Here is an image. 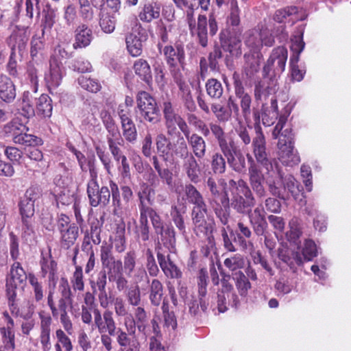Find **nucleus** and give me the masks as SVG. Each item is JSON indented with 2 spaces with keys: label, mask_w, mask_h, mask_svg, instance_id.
Returning a JSON list of instances; mask_svg holds the SVG:
<instances>
[{
  "label": "nucleus",
  "mask_w": 351,
  "mask_h": 351,
  "mask_svg": "<svg viewBox=\"0 0 351 351\" xmlns=\"http://www.w3.org/2000/svg\"><path fill=\"white\" fill-rule=\"evenodd\" d=\"M289 114L290 112L286 110L279 116L278 121L272 132V137L274 139L279 138L278 148L280 160L285 165L293 166L300 162V158L293 146L292 130L291 128L283 130Z\"/></svg>",
  "instance_id": "obj_1"
},
{
  "label": "nucleus",
  "mask_w": 351,
  "mask_h": 351,
  "mask_svg": "<svg viewBox=\"0 0 351 351\" xmlns=\"http://www.w3.org/2000/svg\"><path fill=\"white\" fill-rule=\"evenodd\" d=\"M288 57L286 47L279 46L274 48L263 67V76L272 82L285 71Z\"/></svg>",
  "instance_id": "obj_6"
},
{
  "label": "nucleus",
  "mask_w": 351,
  "mask_h": 351,
  "mask_svg": "<svg viewBox=\"0 0 351 351\" xmlns=\"http://www.w3.org/2000/svg\"><path fill=\"white\" fill-rule=\"evenodd\" d=\"M173 136L176 138V140L171 158L177 157L183 160L191 155V153L189 152L187 143L182 133L178 132L174 134Z\"/></svg>",
  "instance_id": "obj_39"
},
{
  "label": "nucleus",
  "mask_w": 351,
  "mask_h": 351,
  "mask_svg": "<svg viewBox=\"0 0 351 351\" xmlns=\"http://www.w3.org/2000/svg\"><path fill=\"white\" fill-rule=\"evenodd\" d=\"M16 97L13 82L6 75H0V98L5 102H12Z\"/></svg>",
  "instance_id": "obj_30"
},
{
  "label": "nucleus",
  "mask_w": 351,
  "mask_h": 351,
  "mask_svg": "<svg viewBox=\"0 0 351 351\" xmlns=\"http://www.w3.org/2000/svg\"><path fill=\"white\" fill-rule=\"evenodd\" d=\"M29 128L18 119H14L3 127V132L7 136L11 137L12 141L16 139L23 132H28Z\"/></svg>",
  "instance_id": "obj_41"
},
{
  "label": "nucleus",
  "mask_w": 351,
  "mask_h": 351,
  "mask_svg": "<svg viewBox=\"0 0 351 351\" xmlns=\"http://www.w3.org/2000/svg\"><path fill=\"white\" fill-rule=\"evenodd\" d=\"M51 102V99L47 95H41L36 101V111L37 114L43 118H49L53 110Z\"/></svg>",
  "instance_id": "obj_45"
},
{
  "label": "nucleus",
  "mask_w": 351,
  "mask_h": 351,
  "mask_svg": "<svg viewBox=\"0 0 351 351\" xmlns=\"http://www.w3.org/2000/svg\"><path fill=\"white\" fill-rule=\"evenodd\" d=\"M210 168L216 175L223 174L227 169L226 156L222 152H215L210 156Z\"/></svg>",
  "instance_id": "obj_43"
},
{
  "label": "nucleus",
  "mask_w": 351,
  "mask_h": 351,
  "mask_svg": "<svg viewBox=\"0 0 351 351\" xmlns=\"http://www.w3.org/2000/svg\"><path fill=\"white\" fill-rule=\"evenodd\" d=\"M128 121L121 123L122 134L127 142L134 144L137 140V130L132 119Z\"/></svg>",
  "instance_id": "obj_52"
},
{
  "label": "nucleus",
  "mask_w": 351,
  "mask_h": 351,
  "mask_svg": "<svg viewBox=\"0 0 351 351\" xmlns=\"http://www.w3.org/2000/svg\"><path fill=\"white\" fill-rule=\"evenodd\" d=\"M232 279L239 295L241 298H245L252 288V285L248 278L243 271L239 270L232 274Z\"/></svg>",
  "instance_id": "obj_38"
},
{
  "label": "nucleus",
  "mask_w": 351,
  "mask_h": 351,
  "mask_svg": "<svg viewBox=\"0 0 351 351\" xmlns=\"http://www.w3.org/2000/svg\"><path fill=\"white\" fill-rule=\"evenodd\" d=\"M224 265L230 271L241 269L245 266V259L243 255L236 254L224 260Z\"/></svg>",
  "instance_id": "obj_62"
},
{
  "label": "nucleus",
  "mask_w": 351,
  "mask_h": 351,
  "mask_svg": "<svg viewBox=\"0 0 351 351\" xmlns=\"http://www.w3.org/2000/svg\"><path fill=\"white\" fill-rule=\"evenodd\" d=\"M165 124L167 129V134L173 136L174 134L180 132L178 130V126L182 134L187 132L189 128L186 121L178 113L171 114L164 117Z\"/></svg>",
  "instance_id": "obj_25"
},
{
  "label": "nucleus",
  "mask_w": 351,
  "mask_h": 351,
  "mask_svg": "<svg viewBox=\"0 0 351 351\" xmlns=\"http://www.w3.org/2000/svg\"><path fill=\"white\" fill-rule=\"evenodd\" d=\"M232 193L231 206L239 213L245 215L255 205L256 200L247 183L243 179L228 181Z\"/></svg>",
  "instance_id": "obj_3"
},
{
  "label": "nucleus",
  "mask_w": 351,
  "mask_h": 351,
  "mask_svg": "<svg viewBox=\"0 0 351 351\" xmlns=\"http://www.w3.org/2000/svg\"><path fill=\"white\" fill-rule=\"evenodd\" d=\"M57 229L60 235L61 247L67 250L73 246L79 235L78 226L71 223L69 217L60 214L57 220Z\"/></svg>",
  "instance_id": "obj_9"
},
{
  "label": "nucleus",
  "mask_w": 351,
  "mask_h": 351,
  "mask_svg": "<svg viewBox=\"0 0 351 351\" xmlns=\"http://www.w3.org/2000/svg\"><path fill=\"white\" fill-rule=\"evenodd\" d=\"M125 297L132 306H138L141 302V290L138 285L131 286L127 291Z\"/></svg>",
  "instance_id": "obj_64"
},
{
  "label": "nucleus",
  "mask_w": 351,
  "mask_h": 351,
  "mask_svg": "<svg viewBox=\"0 0 351 351\" xmlns=\"http://www.w3.org/2000/svg\"><path fill=\"white\" fill-rule=\"evenodd\" d=\"M221 287L217 291V308L219 313L226 312L229 306L237 308L240 300L233 285L230 282V274L221 273Z\"/></svg>",
  "instance_id": "obj_5"
},
{
  "label": "nucleus",
  "mask_w": 351,
  "mask_h": 351,
  "mask_svg": "<svg viewBox=\"0 0 351 351\" xmlns=\"http://www.w3.org/2000/svg\"><path fill=\"white\" fill-rule=\"evenodd\" d=\"M137 109L142 118L152 123L159 121L155 99L149 93L140 91L136 95Z\"/></svg>",
  "instance_id": "obj_11"
},
{
  "label": "nucleus",
  "mask_w": 351,
  "mask_h": 351,
  "mask_svg": "<svg viewBox=\"0 0 351 351\" xmlns=\"http://www.w3.org/2000/svg\"><path fill=\"white\" fill-rule=\"evenodd\" d=\"M116 18L114 14L101 13L99 14V26L106 34H111L115 29Z\"/></svg>",
  "instance_id": "obj_55"
},
{
  "label": "nucleus",
  "mask_w": 351,
  "mask_h": 351,
  "mask_svg": "<svg viewBox=\"0 0 351 351\" xmlns=\"http://www.w3.org/2000/svg\"><path fill=\"white\" fill-rule=\"evenodd\" d=\"M0 334L5 349L13 351L16 348L14 327L1 326Z\"/></svg>",
  "instance_id": "obj_48"
},
{
  "label": "nucleus",
  "mask_w": 351,
  "mask_h": 351,
  "mask_svg": "<svg viewBox=\"0 0 351 351\" xmlns=\"http://www.w3.org/2000/svg\"><path fill=\"white\" fill-rule=\"evenodd\" d=\"M158 47L160 52L163 53L173 76L174 71H180L179 66L182 69L184 67L185 51L182 45L177 44L175 47L167 45L162 47L161 44L159 43Z\"/></svg>",
  "instance_id": "obj_10"
},
{
  "label": "nucleus",
  "mask_w": 351,
  "mask_h": 351,
  "mask_svg": "<svg viewBox=\"0 0 351 351\" xmlns=\"http://www.w3.org/2000/svg\"><path fill=\"white\" fill-rule=\"evenodd\" d=\"M135 74L145 84L149 86L152 82V73L149 64L147 60L139 58L133 64Z\"/></svg>",
  "instance_id": "obj_33"
},
{
  "label": "nucleus",
  "mask_w": 351,
  "mask_h": 351,
  "mask_svg": "<svg viewBox=\"0 0 351 351\" xmlns=\"http://www.w3.org/2000/svg\"><path fill=\"white\" fill-rule=\"evenodd\" d=\"M261 110L263 124L265 126H270L275 122L279 115L277 100L272 98L271 99L270 106L263 104Z\"/></svg>",
  "instance_id": "obj_37"
},
{
  "label": "nucleus",
  "mask_w": 351,
  "mask_h": 351,
  "mask_svg": "<svg viewBox=\"0 0 351 351\" xmlns=\"http://www.w3.org/2000/svg\"><path fill=\"white\" fill-rule=\"evenodd\" d=\"M56 12L50 7L47 6L43 10V19L41 21L42 27V36L45 34V32H49L56 22Z\"/></svg>",
  "instance_id": "obj_50"
},
{
  "label": "nucleus",
  "mask_w": 351,
  "mask_h": 351,
  "mask_svg": "<svg viewBox=\"0 0 351 351\" xmlns=\"http://www.w3.org/2000/svg\"><path fill=\"white\" fill-rule=\"evenodd\" d=\"M275 40L271 31L262 27L260 32L256 35L253 32H248L245 39V45L251 51L261 52L263 45L271 47L274 44Z\"/></svg>",
  "instance_id": "obj_13"
},
{
  "label": "nucleus",
  "mask_w": 351,
  "mask_h": 351,
  "mask_svg": "<svg viewBox=\"0 0 351 351\" xmlns=\"http://www.w3.org/2000/svg\"><path fill=\"white\" fill-rule=\"evenodd\" d=\"M125 42L128 51L131 56L137 57L142 53V41L136 34H129L125 38Z\"/></svg>",
  "instance_id": "obj_46"
},
{
  "label": "nucleus",
  "mask_w": 351,
  "mask_h": 351,
  "mask_svg": "<svg viewBox=\"0 0 351 351\" xmlns=\"http://www.w3.org/2000/svg\"><path fill=\"white\" fill-rule=\"evenodd\" d=\"M278 256L282 262L293 269V271L296 269V265L303 264V258L299 250H290L287 247H281L278 250Z\"/></svg>",
  "instance_id": "obj_27"
},
{
  "label": "nucleus",
  "mask_w": 351,
  "mask_h": 351,
  "mask_svg": "<svg viewBox=\"0 0 351 351\" xmlns=\"http://www.w3.org/2000/svg\"><path fill=\"white\" fill-rule=\"evenodd\" d=\"M264 169L261 166L254 167L253 169H248V176L250 184L258 197H264L266 194V191L264 187V182L268 180L269 178H274V176H269L263 171Z\"/></svg>",
  "instance_id": "obj_18"
},
{
  "label": "nucleus",
  "mask_w": 351,
  "mask_h": 351,
  "mask_svg": "<svg viewBox=\"0 0 351 351\" xmlns=\"http://www.w3.org/2000/svg\"><path fill=\"white\" fill-rule=\"evenodd\" d=\"M230 204L227 206H222L220 202H217L215 206H213V208L214 213L219 219L220 223L224 226L226 227L228 225L229 219H230V210H229Z\"/></svg>",
  "instance_id": "obj_58"
},
{
  "label": "nucleus",
  "mask_w": 351,
  "mask_h": 351,
  "mask_svg": "<svg viewBox=\"0 0 351 351\" xmlns=\"http://www.w3.org/2000/svg\"><path fill=\"white\" fill-rule=\"evenodd\" d=\"M183 134L192 149L191 154L199 159L203 158L206 152V143L203 137L196 133L191 134L190 128Z\"/></svg>",
  "instance_id": "obj_23"
},
{
  "label": "nucleus",
  "mask_w": 351,
  "mask_h": 351,
  "mask_svg": "<svg viewBox=\"0 0 351 351\" xmlns=\"http://www.w3.org/2000/svg\"><path fill=\"white\" fill-rule=\"evenodd\" d=\"M54 289H50L47 295V304L51 311L52 315L57 317L59 314L66 313L68 308H72L73 298H60L58 301L57 306L53 301Z\"/></svg>",
  "instance_id": "obj_26"
},
{
  "label": "nucleus",
  "mask_w": 351,
  "mask_h": 351,
  "mask_svg": "<svg viewBox=\"0 0 351 351\" xmlns=\"http://www.w3.org/2000/svg\"><path fill=\"white\" fill-rule=\"evenodd\" d=\"M221 45L224 51H228L232 56H239L241 54V40L238 36H230L223 39L221 36Z\"/></svg>",
  "instance_id": "obj_40"
},
{
  "label": "nucleus",
  "mask_w": 351,
  "mask_h": 351,
  "mask_svg": "<svg viewBox=\"0 0 351 351\" xmlns=\"http://www.w3.org/2000/svg\"><path fill=\"white\" fill-rule=\"evenodd\" d=\"M77 82L82 88L91 93H97L99 91L101 88L100 83L97 80L91 79L84 75H81L78 77Z\"/></svg>",
  "instance_id": "obj_60"
},
{
  "label": "nucleus",
  "mask_w": 351,
  "mask_h": 351,
  "mask_svg": "<svg viewBox=\"0 0 351 351\" xmlns=\"http://www.w3.org/2000/svg\"><path fill=\"white\" fill-rule=\"evenodd\" d=\"M126 332L119 328L117 341L123 351H140L141 344L136 336L130 337Z\"/></svg>",
  "instance_id": "obj_29"
},
{
  "label": "nucleus",
  "mask_w": 351,
  "mask_h": 351,
  "mask_svg": "<svg viewBox=\"0 0 351 351\" xmlns=\"http://www.w3.org/2000/svg\"><path fill=\"white\" fill-rule=\"evenodd\" d=\"M90 179L87 184V195L89 203L93 207L97 206H106L110 201V192L107 186L99 188L97 181V175L94 169L91 167L89 169Z\"/></svg>",
  "instance_id": "obj_8"
},
{
  "label": "nucleus",
  "mask_w": 351,
  "mask_h": 351,
  "mask_svg": "<svg viewBox=\"0 0 351 351\" xmlns=\"http://www.w3.org/2000/svg\"><path fill=\"white\" fill-rule=\"evenodd\" d=\"M163 286L158 279L152 280L149 289V300L151 304L154 306H158L162 300Z\"/></svg>",
  "instance_id": "obj_47"
},
{
  "label": "nucleus",
  "mask_w": 351,
  "mask_h": 351,
  "mask_svg": "<svg viewBox=\"0 0 351 351\" xmlns=\"http://www.w3.org/2000/svg\"><path fill=\"white\" fill-rule=\"evenodd\" d=\"M19 137L13 141L15 144L24 145L26 147L41 145L43 141L38 136L28 134L27 132H23Z\"/></svg>",
  "instance_id": "obj_56"
},
{
  "label": "nucleus",
  "mask_w": 351,
  "mask_h": 351,
  "mask_svg": "<svg viewBox=\"0 0 351 351\" xmlns=\"http://www.w3.org/2000/svg\"><path fill=\"white\" fill-rule=\"evenodd\" d=\"M178 7L186 10V20L192 35H197L199 44L202 47L208 45L207 18L205 15L199 14L196 26L193 16V6L195 0H173Z\"/></svg>",
  "instance_id": "obj_4"
},
{
  "label": "nucleus",
  "mask_w": 351,
  "mask_h": 351,
  "mask_svg": "<svg viewBox=\"0 0 351 351\" xmlns=\"http://www.w3.org/2000/svg\"><path fill=\"white\" fill-rule=\"evenodd\" d=\"M71 283L74 291H83L84 289V281L82 267L76 265L75 271L71 278Z\"/></svg>",
  "instance_id": "obj_61"
},
{
  "label": "nucleus",
  "mask_w": 351,
  "mask_h": 351,
  "mask_svg": "<svg viewBox=\"0 0 351 351\" xmlns=\"http://www.w3.org/2000/svg\"><path fill=\"white\" fill-rule=\"evenodd\" d=\"M210 132L218 143L220 151L224 150L232 143H235L233 138H228L224 129L218 123H210Z\"/></svg>",
  "instance_id": "obj_31"
},
{
  "label": "nucleus",
  "mask_w": 351,
  "mask_h": 351,
  "mask_svg": "<svg viewBox=\"0 0 351 351\" xmlns=\"http://www.w3.org/2000/svg\"><path fill=\"white\" fill-rule=\"evenodd\" d=\"M211 111L219 122L226 123L230 119V111L228 110V108L220 104H213L211 105Z\"/></svg>",
  "instance_id": "obj_63"
},
{
  "label": "nucleus",
  "mask_w": 351,
  "mask_h": 351,
  "mask_svg": "<svg viewBox=\"0 0 351 351\" xmlns=\"http://www.w3.org/2000/svg\"><path fill=\"white\" fill-rule=\"evenodd\" d=\"M28 282L32 288L34 299L39 302L44 298V287L43 283L38 280V278L32 273L29 274Z\"/></svg>",
  "instance_id": "obj_53"
},
{
  "label": "nucleus",
  "mask_w": 351,
  "mask_h": 351,
  "mask_svg": "<svg viewBox=\"0 0 351 351\" xmlns=\"http://www.w3.org/2000/svg\"><path fill=\"white\" fill-rule=\"evenodd\" d=\"M246 214L248 215L250 223L254 233L257 236L263 235L266 232L267 228L264 209L261 206H258L253 210L251 208Z\"/></svg>",
  "instance_id": "obj_21"
},
{
  "label": "nucleus",
  "mask_w": 351,
  "mask_h": 351,
  "mask_svg": "<svg viewBox=\"0 0 351 351\" xmlns=\"http://www.w3.org/2000/svg\"><path fill=\"white\" fill-rule=\"evenodd\" d=\"M63 53L66 54V51L59 49L58 53L55 52L49 60V68L45 74V81L50 91L55 90L60 85L65 75V68L61 60V58L64 56Z\"/></svg>",
  "instance_id": "obj_7"
},
{
  "label": "nucleus",
  "mask_w": 351,
  "mask_h": 351,
  "mask_svg": "<svg viewBox=\"0 0 351 351\" xmlns=\"http://www.w3.org/2000/svg\"><path fill=\"white\" fill-rule=\"evenodd\" d=\"M29 274L27 275L21 263L15 262L10 268L9 276L6 280L7 291L14 290L19 286H23L28 280Z\"/></svg>",
  "instance_id": "obj_22"
},
{
  "label": "nucleus",
  "mask_w": 351,
  "mask_h": 351,
  "mask_svg": "<svg viewBox=\"0 0 351 351\" xmlns=\"http://www.w3.org/2000/svg\"><path fill=\"white\" fill-rule=\"evenodd\" d=\"M185 200L193 206L204 205L206 204L203 195L192 184H187L184 187Z\"/></svg>",
  "instance_id": "obj_44"
},
{
  "label": "nucleus",
  "mask_w": 351,
  "mask_h": 351,
  "mask_svg": "<svg viewBox=\"0 0 351 351\" xmlns=\"http://www.w3.org/2000/svg\"><path fill=\"white\" fill-rule=\"evenodd\" d=\"M93 39V31L86 24H80L75 30V43L73 47L84 48L88 47Z\"/></svg>",
  "instance_id": "obj_28"
},
{
  "label": "nucleus",
  "mask_w": 351,
  "mask_h": 351,
  "mask_svg": "<svg viewBox=\"0 0 351 351\" xmlns=\"http://www.w3.org/2000/svg\"><path fill=\"white\" fill-rule=\"evenodd\" d=\"M160 6L156 2L145 3L138 14L140 20L143 22L150 23L154 19L160 17Z\"/></svg>",
  "instance_id": "obj_32"
},
{
  "label": "nucleus",
  "mask_w": 351,
  "mask_h": 351,
  "mask_svg": "<svg viewBox=\"0 0 351 351\" xmlns=\"http://www.w3.org/2000/svg\"><path fill=\"white\" fill-rule=\"evenodd\" d=\"M234 89L236 99L241 108V117L247 121L252 113V97L245 89L239 74H233Z\"/></svg>",
  "instance_id": "obj_12"
},
{
  "label": "nucleus",
  "mask_w": 351,
  "mask_h": 351,
  "mask_svg": "<svg viewBox=\"0 0 351 351\" xmlns=\"http://www.w3.org/2000/svg\"><path fill=\"white\" fill-rule=\"evenodd\" d=\"M22 237L26 242H32L36 239L32 218H22Z\"/></svg>",
  "instance_id": "obj_57"
},
{
  "label": "nucleus",
  "mask_w": 351,
  "mask_h": 351,
  "mask_svg": "<svg viewBox=\"0 0 351 351\" xmlns=\"http://www.w3.org/2000/svg\"><path fill=\"white\" fill-rule=\"evenodd\" d=\"M206 185L213 197V201L217 203L220 202L222 206H228L230 204V198L228 191L219 190L215 180L213 177H209L206 181Z\"/></svg>",
  "instance_id": "obj_34"
},
{
  "label": "nucleus",
  "mask_w": 351,
  "mask_h": 351,
  "mask_svg": "<svg viewBox=\"0 0 351 351\" xmlns=\"http://www.w3.org/2000/svg\"><path fill=\"white\" fill-rule=\"evenodd\" d=\"M40 265L41 276L43 278H47L49 290L55 289L58 280L57 263L49 254L42 257Z\"/></svg>",
  "instance_id": "obj_19"
},
{
  "label": "nucleus",
  "mask_w": 351,
  "mask_h": 351,
  "mask_svg": "<svg viewBox=\"0 0 351 351\" xmlns=\"http://www.w3.org/2000/svg\"><path fill=\"white\" fill-rule=\"evenodd\" d=\"M94 324L100 334L108 332L110 335H114L116 324L113 318V313L110 310H106L103 315L98 308L93 309Z\"/></svg>",
  "instance_id": "obj_16"
},
{
  "label": "nucleus",
  "mask_w": 351,
  "mask_h": 351,
  "mask_svg": "<svg viewBox=\"0 0 351 351\" xmlns=\"http://www.w3.org/2000/svg\"><path fill=\"white\" fill-rule=\"evenodd\" d=\"M206 91L207 95L212 99H219L223 93L221 83L215 78H210L206 82Z\"/></svg>",
  "instance_id": "obj_51"
},
{
  "label": "nucleus",
  "mask_w": 351,
  "mask_h": 351,
  "mask_svg": "<svg viewBox=\"0 0 351 351\" xmlns=\"http://www.w3.org/2000/svg\"><path fill=\"white\" fill-rule=\"evenodd\" d=\"M253 117L256 122L254 126L256 136L253 138L252 144L254 156L257 163L264 170H266L267 174L271 176H276L280 174V172L276 162L269 158L266 152L265 138L262 128L258 124L261 119V114L258 110H254L253 111Z\"/></svg>",
  "instance_id": "obj_2"
},
{
  "label": "nucleus",
  "mask_w": 351,
  "mask_h": 351,
  "mask_svg": "<svg viewBox=\"0 0 351 351\" xmlns=\"http://www.w3.org/2000/svg\"><path fill=\"white\" fill-rule=\"evenodd\" d=\"M289 226L290 230L286 233V238L291 243L296 246L297 250H300V238L302 235L301 228L296 224V221L293 219L289 222Z\"/></svg>",
  "instance_id": "obj_54"
},
{
  "label": "nucleus",
  "mask_w": 351,
  "mask_h": 351,
  "mask_svg": "<svg viewBox=\"0 0 351 351\" xmlns=\"http://www.w3.org/2000/svg\"><path fill=\"white\" fill-rule=\"evenodd\" d=\"M41 65L37 62H29L27 65L26 78L32 86V90L36 93L38 86V74Z\"/></svg>",
  "instance_id": "obj_49"
},
{
  "label": "nucleus",
  "mask_w": 351,
  "mask_h": 351,
  "mask_svg": "<svg viewBox=\"0 0 351 351\" xmlns=\"http://www.w3.org/2000/svg\"><path fill=\"white\" fill-rule=\"evenodd\" d=\"M303 263L304 261H310L317 255L316 244L311 239H306L302 247V253H300Z\"/></svg>",
  "instance_id": "obj_59"
},
{
  "label": "nucleus",
  "mask_w": 351,
  "mask_h": 351,
  "mask_svg": "<svg viewBox=\"0 0 351 351\" xmlns=\"http://www.w3.org/2000/svg\"><path fill=\"white\" fill-rule=\"evenodd\" d=\"M156 234L158 239V245L155 249L160 247V250L162 252V247H164L169 253L176 252V230L171 223H169L164 228L156 232Z\"/></svg>",
  "instance_id": "obj_20"
},
{
  "label": "nucleus",
  "mask_w": 351,
  "mask_h": 351,
  "mask_svg": "<svg viewBox=\"0 0 351 351\" xmlns=\"http://www.w3.org/2000/svg\"><path fill=\"white\" fill-rule=\"evenodd\" d=\"M157 259L164 274L170 278L180 279L182 272L172 260L169 252L167 254L160 250V247L156 248Z\"/></svg>",
  "instance_id": "obj_17"
},
{
  "label": "nucleus",
  "mask_w": 351,
  "mask_h": 351,
  "mask_svg": "<svg viewBox=\"0 0 351 351\" xmlns=\"http://www.w3.org/2000/svg\"><path fill=\"white\" fill-rule=\"evenodd\" d=\"M182 169L192 183L200 181L201 167L192 154L183 159Z\"/></svg>",
  "instance_id": "obj_24"
},
{
  "label": "nucleus",
  "mask_w": 351,
  "mask_h": 351,
  "mask_svg": "<svg viewBox=\"0 0 351 351\" xmlns=\"http://www.w3.org/2000/svg\"><path fill=\"white\" fill-rule=\"evenodd\" d=\"M215 223L213 219L208 218L193 223V230L195 234L199 238L213 236V232Z\"/></svg>",
  "instance_id": "obj_42"
},
{
  "label": "nucleus",
  "mask_w": 351,
  "mask_h": 351,
  "mask_svg": "<svg viewBox=\"0 0 351 351\" xmlns=\"http://www.w3.org/2000/svg\"><path fill=\"white\" fill-rule=\"evenodd\" d=\"M151 189H149V186L143 183L142 185V191H139L138 193V197L140 200V204H139V211H140V219L139 221H148L147 217H150L151 215L154 213L156 210L153 209L152 208H150L149 206H147L144 204V196L147 200H149V193H150Z\"/></svg>",
  "instance_id": "obj_35"
},
{
  "label": "nucleus",
  "mask_w": 351,
  "mask_h": 351,
  "mask_svg": "<svg viewBox=\"0 0 351 351\" xmlns=\"http://www.w3.org/2000/svg\"><path fill=\"white\" fill-rule=\"evenodd\" d=\"M221 152L226 156L228 165L232 171L238 173L246 171L245 157L236 143H232Z\"/></svg>",
  "instance_id": "obj_15"
},
{
  "label": "nucleus",
  "mask_w": 351,
  "mask_h": 351,
  "mask_svg": "<svg viewBox=\"0 0 351 351\" xmlns=\"http://www.w3.org/2000/svg\"><path fill=\"white\" fill-rule=\"evenodd\" d=\"M100 257L101 270L106 271L109 281H112L113 276L123 272L122 261L114 258L109 246H101Z\"/></svg>",
  "instance_id": "obj_14"
},
{
  "label": "nucleus",
  "mask_w": 351,
  "mask_h": 351,
  "mask_svg": "<svg viewBox=\"0 0 351 351\" xmlns=\"http://www.w3.org/2000/svg\"><path fill=\"white\" fill-rule=\"evenodd\" d=\"M244 58L245 59L244 72L248 77H251L258 71L263 55L261 52L256 53L250 50V53H245Z\"/></svg>",
  "instance_id": "obj_36"
}]
</instances>
